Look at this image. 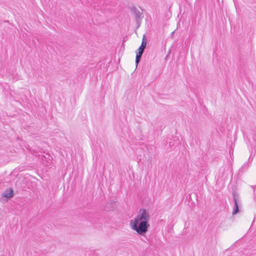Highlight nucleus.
<instances>
[{
  "mask_svg": "<svg viewBox=\"0 0 256 256\" xmlns=\"http://www.w3.org/2000/svg\"><path fill=\"white\" fill-rule=\"evenodd\" d=\"M150 219V215L147 210L142 208L140 210L134 220H130V225L132 228L138 234L144 235L148 232L150 227L148 224Z\"/></svg>",
  "mask_w": 256,
  "mask_h": 256,
  "instance_id": "1",
  "label": "nucleus"
},
{
  "mask_svg": "<svg viewBox=\"0 0 256 256\" xmlns=\"http://www.w3.org/2000/svg\"><path fill=\"white\" fill-rule=\"evenodd\" d=\"M232 196L234 198V206L233 208L232 214L233 215H234L236 214L237 212H238L239 210L238 204V196H236V194L235 192H232Z\"/></svg>",
  "mask_w": 256,
  "mask_h": 256,
  "instance_id": "2",
  "label": "nucleus"
},
{
  "mask_svg": "<svg viewBox=\"0 0 256 256\" xmlns=\"http://www.w3.org/2000/svg\"><path fill=\"white\" fill-rule=\"evenodd\" d=\"M132 12L135 14L136 20L138 24V28L140 26V20L141 17V12L136 8H132Z\"/></svg>",
  "mask_w": 256,
  "mask_h": 256,
  "instance_id": "3",
  "label": "nucleus"
},
{
  "mask_svg": "<svg viewBox=\"0 0 256 256\" xmlns=\"http://www.w3.org/2000/svg\"><path fill=\"white\" fill-rule=\"evenodd\" d=\"M2 196L6 198H11L14 196V192L12 188H8L4 191Z\"/></svg>",
  "mask_w": 256,
  "mask_h": 256,
  "instance_id": "4",
  "label": "nucleus"
},
{
  "mask_svg": "<svg viewBox=\"0 0 256 256\" xmlns=\"http://www.w3.org/2000/svg\"><path fill=\"white\" fill-rule=\"evenodd\" d=\"M138 50V52H136V66L140 62L142 56L144 52V51L142 50Z\"/></svg>",
  "mask_w": 256,
  "mask_h": 256,
  "instance_id": "5",
  "label": "nucleus"
},
{
  "mask_svg": "<svg viewBox=\"0 0 256 256\" xmlns=\"http://www.w3.org/2000/svg\"><path fill=\"white\" fill-rule=\"evenodd\" d=\"M146 36H144L141 46L138 48V50H142L143 51H144V50L146 48Z\"/></svg>",
  "mask_w": 256,
  "mask_h": 256,
  "instance_id": "6",
  "label": "nucleus"
},
{
  "mask_svg": "<svg viewBox=\"0 0 256 256\" xmlns=\"http://www.w3.org/2000/svg\"><path fill=\"white\" fill-rule=\"evenodd\" d=\"M37 152L34 151V152H33V154H34L35 156H37Z\"/></svg>",
  "mask_w": 256,
  "mask_h": 256,
  "instance_id": "7",
  "label": "nucleus"
}]
</instances>
